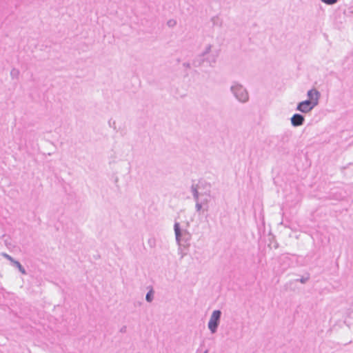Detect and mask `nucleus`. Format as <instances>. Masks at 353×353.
<instances>
[{"mask_svg": "<svg viewBox=\"0 0 353 353\" xmlns=\"http://www.w3.org/2000/svg\"><path fill=\"white\" fill-rule=\"evenodd\" d=\"M190 192L195 202L196 212H208L212 198L210 185L203 183L193 184L190 188Z\"/></svg>", "mask_w": 353, "mask_h": 353, "instance_id": "nucleus-1", "label": "nucleus"}, {"mask_svg": "<svg viewBox=\"0 0 353 353\" xmlns=\"http://www.w3.org/2000/svg\"><path fill=\"white\" fill-rule=\"evenodd\" d=\"M230 91L239 102L245 103L249 101L248 92L241 83L234 82L230 87Z\"/></svg>", "mask_w": 353, "mask_h": 353, "instance_id": "nucleus-2", "label": "nucleus"}, {"mask_svg": "<svg viewBox=\"0 0 353 353\" xmlns=\"http://www.w3.org/2000/svg\"><path fill=\"white\" fill-rule=\"evenodd\" d=\"M221 316V310H216L212 312L208 323V327L211 334H215L217 332L218 327L220 324Z\"/></svg>", "mask_w": 353, "mask_h": 353, "instance_id": "nucleus-3", "label": "nucleus"}, {"mask_svg": "<svg viewBox=\"0 0 353 353\" xmlns=\"http://www.w3.org/2000/svg\"><path fill=\"white\" fill-rule=\"evenodd\" d=\"M174 230L175 233L176 241L178 245H181V241L188 242L191 238V234L187 230H181L180 228V224L178 222H175L174 225Z\"/></svg>", "mask_w": 353, "mask_h": 353, "instance_id": "nucleus-4", "label": "nucleus"}, {"mask_svg": "<svg viewBox=\"0 0 353 353\" xmlns=\"http://www.w3.org/2000/svg\"><path fill=\"white\" fill-rule=\"evenodd\" d=\"M201 55L203 59L210 63V65H212L216 62L218 57V52L216 50L212 51V46L208 45Z\"/></svg>", "mask_w": 353, "mask_h": 353, "instance_id": "nucleus-5", "label": "nucleus"}, {"mask_svg": "<svg viewBox=\"0 0 353 353\" xmlns=\"http://www.w3.org/2000/svg\"><path fill=\"white\" fill-rule=\"evenodd\" d=\"M1 255L5 259L10 261L12 265L17 268L22 274H27L25 268L21 265V264L18 261L15 260L14 258H12L10 255L8 254L7 253H2Z\"/></svg>", "mask_w": 353, "mask_h": 353, "instance_id": "nucleus-6", "label": "nucleus"}, {"mask_svg": "<svg viewBox=\"0 0 353 353\" xmlns=\"http://www.w3.org/2000/svg\"><path fill=\"white\" fill-rule=\"evenodd\" d=\"M307 97L310 102L316 106L319 103V99L320 97V93L315 89H312L308 91Z\"/></svg>", "mask_w": 353, "mask_h": 353, "instance_id": "nucleus-7", "label": "nucleus"}, {"mask_svg": "<svg viewBox=\"0 0 353 353\" xmlns=\"http://www.w3.org/2000/svg\"><path fill=\"white\" fill-rule=\"evenodd\" d=\"M314 107L315 106L312 104L311 102L305 100L298 105L297 110L302 112L307 113L312 110Z\"/></svg>", "mask_w": 353, "mask_h": 353, "instance_id": "nucleus-8", "label": "nucleus"}, {"mask_svg": "<svg viewBox=\"0 0 353 353\" xmlns=\"http://www.w3.org/2000/svg\"><path fill=\"white\" fill-rule=\"evenodd\" d=\"M304 121V117L299 114H294L291 118V123L294 126H299L301 125Z\"/></svg>", "mask_w": 353, "mask_h": 353, "instance_id": "nucleus-9", "label": "nucleus"}, {"mask_svg": "<svg viewBox=\"0 0 353 353\" xmlns=\"http://www.w3.org/2000/svg\"><path fill=\"white\" fill-rule=\"evenodd\" d=\"M12 79H18L19 76V70L17 68H12L10 71Z\"/></svg>", "mask_w": 353, "mask_h": 353, "instance_id": "nucleus-10", "label": "nucleus"}, {"mask_svg": "<svg viewBox=\"0 0 353 353\" xmlns=\"http://www.w3.org/2000/svg\"><path fill=\"white\" fill-rule=\"evenodd\" d=\"M154 295L152 290H150L145 296V299L148 302L150 303L153 301Z\"/></svg>", "mask_w": 353, "mask_h": 353, "instance_id": "nucleus-11", "label": "nucleus"}, {"mask_svg": "<svg viewBox=\"0 0 353 353\" xmlns=\"http://www.w3.org/2000/svg\"><path fill=\"white\" fill-rule=\"evenodd\" d=\"M169 27H174L176 24V21L174 19H170L167 22Z\"/></svg>", "mask_w": 353, "mask_h": 353, "instance_id": "nucleus-12", "label": "nucleus"}, {"mask_svg": "<svg viewBox=\"0 0 353 353\" xmlns=\"http://www.w3.org/2000/svg\"><path fill=\"white\" fill-rule=\"evenodd\" d=\"M323 3H326V4H329V5H332V4H334L335 3L337 0H321Z\"/></svg>", "mask_w": 353, "mask_h": 353, "instance_id": "nucleus-13", "label": "nucleus"}, {"mask_svg": "<svg viewBox=\"0 0 353 353\" xmlns=\"http://www.w3.org/2000/svg\"><path fill=\"white\" fill-rule=\"evenodd\" d=\"M148 244L150 247H153L155 244V240L154 239H149Z\"/></svg>", "mask_w": 353, "mask_h": 353, "instance_id": "nucleus-14", "label": "nucleus"}, {"mask_svg": "<svg viewBox=\"0 0 353 353\" xmlns=\"http://www.w3.org/2000/svg\"><path fill=\"white\" fill-rule=\"evenodd\" d=\"M208 350H205V351L204 352V353H208Z\"/></svg>", "mask_w": 353, "mask_h": 353, "instance_id": "nucleus-15", "label": "nucleus"}]
</instances>
